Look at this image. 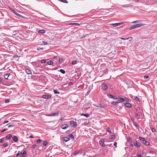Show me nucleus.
<instances>
[{"label": "nucleus", "mask_w": 157, "mask_h": 157, "mask_svg": "<svg viewBox=\"0 0 157 157\" xmlns=\"http://www.w3.org/2000/svg\"><path fill=\"white\" fill-rule=\"evenodd\" d=\"M115 137V136L114 135H112L111 136V138L112 139H113V138H114Z\"/></svg>", "instance_id": "nucleus-57"}, {"label": "nucleus", "mask_w": 157, "mask_h": 157, "mask_svg": "<svg viewBox=\"0 0 157 157\" xmlns=\"http://www.w3.org/2000/svg\"><path fill=\"white\" fill-rule=\"evenodd\" d=\"M47 63L48 65H52L53 63V62L51 61H49Z\"/></svg>", "instance_id": "nucleus-35"}, {"label": "nucleus", "mask_w": 157, "mask_h": 157, "mask_svg": "<svg viewBox=\"0 0 157 157\" xmlns=\"http://www.w3.org/2000/svg\"><path fill=\"white\" fill-rule=\"evenodd\" d=\"M59 71L61 73L63 74H64L65 73V71L64 70L61 69Z\"/></svg>", "instance_id": "nucleus-30"}, {"label": "nucleus", "mask_w": 157, "mask_h": 157, "mask_svg": "<svg viewBox=\"0 0 157 157\" xmlns=\"http://www.w3.org/2000/svg\"><path fill=\"white\" fill-rule=\"evenodd\" d=\"M32 63L33 64V65H35L36 64V62H33Z\"/></svg>", "instance_id": "nucleus-55"}, {"label": "nucleus", "mask_w": 157, "mask_h": 157, "mask_svg": "<svg viewBox=\"0 0 157 157\" xmlns=\"http://www.w3.org/2000/svg\"><path fill=\"white\" fill-rule=\"evenodd\" d=\"M81 115V116H84L86 117L87 118L89 117L90 116V115L88 113L85 114L83 113H82Z\"/></svg>", "instance_id": "nucleus-21"}, {"label": "nucleus", "mask_w": 157, "mask_h": 157, "mask_svg": "<svg viewBox=\"0 0 157 157\" xmlns=\"http://www.w3.org/2000/svg\"><path fill=\"white\" fill-rule=\"evenodd\" d=\"M58 58H59V57L58 56H54L53 57V59H56Z\"/></svg>", "instance_id": "nucleus-42"}, {"label": "nucleus", "mask_w": 157, "mask_h": 157, "mask_svg": "<svg viewBox=\"0 0 157 157\" xmlns=\"http://www.w3.org/2000/svg\"><path fill=\"white\" fill-rule=\"evenodd\" d=\"M12 12L14 13V14H15L16 15L18 16L19 17H23V16H21V15H20V14H18V13H17V12H15V11L13 10H12Z\"/></svg>", "instance_id": "nucleus-16"}, {"label": "nucleus", "mask_w": 157, "mask_h": 157, "mask_svg": "<svg viewBox=\"0 0 157 157\" xmlns=\"http://www.w3.org/2000/svg\"><path fill=\"white\" fill-rule=\"evenodd\" d=\"M48 142L46 141H44L43 142V144L44 146H46Z\"/></svg>", "instance_id": "nucleus-37"}, {"label": "nucleus", "mask_w": 157, "mask_h": 157, "mask_svg": "<svg viewBox=\"0 0 157 157\" xmlns=\"http://www.w3.org/2000/svg\"><path fill=\"white\" fill-rule=\"evenodd\" d=\"M133 143H134V146H135L137 148H138L140 147V144L137 141L134 142Z\"/></svg>", "instance_id": "nucleus-7"}, {"label": "nucleus", "mask_w": 157, "mask_h": 157, "mask_svg": "<svg viewBox=\"0 0 157 157\" xmlns=\"http://www.w3.org/2000/svg\"><path fill=\"white\" fill-rule=\"evenodd\" d=\"M59 112H57V113H53L52 114L48 115L47 116H57L59 114Z\"/></svg>", "instance_id": "nucleus-5"}, {"label": "nucleus", "mask_w": 157, "mask_h": 157, "mask_svg": "<svg viewBox=\"0 0 157 157\" xmlns=\"http://www.w3.org/2000/svg\"><path fill=\"white\" fill-rule=\"evenodd\" d=\"M4 140V139L3 138H2V139H0V143H2Z\"/></svg>", "instance_id": "nucleus-48"}, {"label": "nucleus", "mask_w": 157, "mask_h": 157, "mask_svg": "<svg viewBox=\"0 0 157 157\" xmlns=\"http://www.w3.org/2000/svg\"><path fill=\"white\" fill-rule=\"evenodd\" d=\"M42 43H43V44L44 45H47L48 44V43L47 42H45V41H43L42 42Z\"/></svg>", "instance_id": "nucleus-43"}, {"label": "nucleus", "mask_w": 157, "mask_h": 157, "mask_svg": "<svg viewBox=\"0 0 157 157\" xmlns=\"http://www.w3.org/2000/svg\"><path fill=\"white\" fill-rule=\"evenodd\" d=\"M54 93L55 94H59V91H58L57 90H54Z\"/></svg>", "instance_id": "nucleus-28"}, {"label": "nucleus", "mask_w": 157, "mask_h": 157, "mask_svg": "<svg viewBox=\"0 0 157 157\" xmlns=\"http://www.w3.org/2000/svg\"><path fill=\"white\" fill-rule=\"evenodd\" d=\"M13 140L15 142H17L18 141V138L16 136H14L13 137Z\"/></svg>", "instance_id": "nucleus-14"}, {"label": "nucleus", "mask_w": 157, "mask_h": 157, "mask_svg": "<svg viewBox=\"0 0 157 157\" xmlns=\"http://www.w3.org/2000/svg\"><path fill=\"white\" fill-rule=\"evenodd\" d=\"M61 1L62 2H64L65 3H68L67 1L66 0H61Z\"/></svg>", "instance_id": "nucleus-41"}, {"label": "nucleus", "mask_w": 157, "mask_h": 157, "mask_svg": "<svg viewBox=\"0 0 157 157\" xmlns=\"http://www.w3.org/2000/svg\"><path fill=\"white\" fill-rule=\"evenodd\" d=\"M119 98L120 99H119V101H120L124 102L125 101L124 99L122 98L119 97Z\"/></svg>", "instance_id": "nucleus-24"}, {"label": "nucleus", "mask_w": 157, "mask_h": 157, "mask_svg": "<svg viewBox=\"0 0 157 157\" xmlns=\"http://www.w3.org/2000/svg\"><path fill=\"white\" fill-rule=\"evenodd\" d=\"M7 129H4L3 130H2V132H4L6 130H7Z\"/></svg>", "instance_id": "nucleus-61"}, {"label": "nucleus", "mask_w": 157, "mask_h": 157, "mask_svg": "<svg viewBox=\"0 0 157 157\" xmlns=\"http://www.w3.org/2000/svg\"><path fill=\"white\" fill-rule=\"evenodd\" d=\"M26 72L28 74H32V72L29 69H26Z\"/></svg>", "instance_id": "nucleus-22"}, {"label": "nucleus", "mask_w": 157, "mask_h": 157, "mask_svg": "<svg viewBox=\"0 0 157 157\" xmlns=\"http://www.w3.org/2000/svg\"><path fill=\"white\" fill-rule=\"evenodd\" d=\"M132 38V37H128V38H125V39L122 37V38H121V39H122V40H125L128 39H129V38Z\"/></svg>", "instance_id": "nucleus-39"}, {"label": "nucleus", "mask_w": 157, "mask_h": 157, "mask_svg": "<svg viewBox=\"0 0 157 157\" xmlns=\"http://www.w3.org/2000/svg\"><path fill=\"white\" fill-rule=\"evenodd\" d=\"M21 154V153H17L16 154V157H17L19 155Z\"/></svg>", "instance_id": "nucleus-53"}, {"label": "nucleus", "mask_w": 157, "mask_h": 157, "mask_svg": "<svg viewBox=\"0 0 157 157\" xmlns=\"http://www.w3.org/2000/svg\"><path fill=\"white\" fill-rule=\"evenodd\" d=\"M80 152V150L78 151H76L75 152V153L74 154V155H76L78 153H79Z\"/></svg>", "instance_id": "nucleus-26"}, {"label": "nucleus", "mask_w": 157, "mask_h": 157, "mask_svg": "<svg viewBox=\"0 0 157 157\" xmlns=\"http://www.w3.org/2000/svg\"><path fill=\"white\" fill-rule=\"evenodd\" d=\"M59 62L61 63H62L63 62V59H59Z\"/></svg>", "instance_id": "nucleus-46"}, {"label": "nucleus", "mask_w": 157, "mask_h": 157, "mask_svg": "<svg viewBox=\"0 0 157 157\" xmlns=\"http://www.w3.org/2000/svg\"><path fill=\"white\" fill-rule=\"evenodd\" d=\"M51 96L50 95H43L42 96V97L44 99H48L50 98Z\"/></svg>", "instance_id": "nucleus-10"}, {"label": "nucleus", "mask_w": 157, "mask_h": 157, "mask_svg": "<svg viewBox=\"0 0 157 157\" xmlns=\"http://www.w3.org/2000/svg\"><path fill=\"white\" fill-rule=\"evenodd\" d=\"M119 103H120L119 102H115L113 101L112 102V104L114 105H117V104Z\"/></svg>", "instance_id": "nucleus-27"}, {"label": "nucleus", "mask_w": 157, "mask_h": 157, "mask_svg": "<svg viewBox=\"0 0 157 157\" xmlns=\"http://www.w3.org/2000/svg\"><path fill=\"white\" fill-rule=\"evenodd\" d=\"M143 25H144V24L142 23H140L132 25L130 27L129 29L130 30H131L137 27H141L143 26Z\"/></svg>", "instance_id": "nucleus-1"}, {"label": "nucleus", "mask_w": 157, "mask_h": 157, "mask_svg": "<svg viewBox=\"0 0 157 157\" xmlns=\"http://www.w3.org/2000/svg\"><path fill=\"white\" fill-rule=\"evenodd\" d=\"M95 106L98 107H100L103 108H104L106 107V105H102L100 104H98L96 105H95Z\"/></svg>", "instance_id": "nucleus-8"}, {"label": "nucleus", "mask_w": 157, "mask_h": 157, "mask_svg": "<svg viewBox=\"0 0 157 157\" xmlns=\"http://www.w3.org/2000/svg\"><path fill=\"white\" fill-rule=\"evenodd\" d=\"M46 62L45 59H43L41 60V63H44Z\"/></svg>", "instance_id": "nucleus-34"}, {"label": "nucleus", "mask_w": 157, "mask_h": 157, "mask_svg": "<svg viewBox=\"0 0 157 157\" xmlns=\"http://www.w3.org/2000/svg\"><path fill=\"white\" fill-rule=\"evenodd\" d=\"M124 105L128 108H130L132 106V104L130 103H125L124 104Z\"/></svg>", "instance_id": "nucleus-13"}, {"label": "nucleus", "mask_w": 157, "mask_h": 157, "mask_svg": "<svg viewBox=\"0 0 157 157\" xmlns=\"http://www.w3.org/2000/svg\"><path fill=\"white\" fill-rule=\"evenodd\" d=\"M64 120V117H62L61 119H60V121H63Z\"/></svg>", "instance_id": "nucleus-58"}, {"label": "nucleus", "mask_w": 157, "mask_h": 157, "mask_svg": "<svg viewBox=\"0 0 157 157\" xmlns=\"http://www.w3.org/2000/svg\"><path fill=\"white\" fill-rule=\"evenodd\" d=\"M12 137V135L11 134H8L6 137V140L9 139L10 138H11Z\"/></svg>", "instance_id": "nucleus-19"}, {"label": "nucleus", "mask_w": 157, "mask_h": 157, "mask_svg": "<svg viewBox=\"0 0 157 157\" xmlns=\"http://www.w3.org/2000/svg\"><path fill=\"white\" fill-rule=\"evenodd\" d=\"M140 114H138V113H136L135 114V116L136 117H138V116H140Z\"/></svg>", "instance_id": "nucleus-49"}, {"label": "nucleus", "mask_w": 157, "mask_h": 157, "mask_svg": "<svg viewBox=\"0 0 157 157\" xmlns=\"http://www.w3.org/2000/svg\"><path fill=\"white\" fill-rule=\"evenodd\" d=\"M137 157H142V156L141 155H138Z\"/></svg>", "instance_id": "nucleus-62"}, {"label": "nucleus", "mask_w": 157, "mask_h": 157, "mask_svg": "<svg viewBox=\"0 0 157 157\" xmlns=\"http://www.w3.org/2000/svg\"><path fill=\"white\" fill-rule=\"evenodd\" d=\"M138 21H133V23H136L137 22H138Z\"/></svg>", "instance_id": "nucleus-63"}, {"label": "nucleus", "mask_w": 157, "mask_h": 157, "mask_svg": "<svg viewBox=\"0 0 157 157\" xmlns=\"http://www.w3.org/2000/svg\"><path fill=\"white\" fill-rule=\"evenodd\" d=\"M8 146V144L7 143H5L3 145V146L4 147H6Z\"/></svg>", "instance_id": "nucleus-36"}, {"label": "nucleus", "mask_w": 157, "mask_h": 157, "mask_svg": "<svg viewBox=\"0 0 157 157\" xmlns=\"http://www.w3.org/2000/svg\"><path fill=\"white\" fill-rule=\"evenodd\" d=\"M68 127V125L67 124H64L61 125V128L63 129H65Z\"/></svg>", "instance_id": "nucleus-11"}, {"label": "nucleus", "mask_w": 157, "mask_h": 157, "mask_svg": "<svg viewBox=\"0 0 157 157\" xmlns=\"http://www.w3.org/2000/svg\"><path fill=\"white\" fill-rule=\"evenodd\" d=\"M37 145L36 144H34L32 145V148L33 150H34L36 147Z\"/></svg>", "instance_id": "nucleus-31"}, {"label": "nucleus", "mask_w": 157, "mask_h": 157, "mask_svg": "<svg viewBox=\"0 0 157 157\" xmlns=\"http://www.w3.org/2000/svg\"><path fill=\"white\" fill-rule=\"evenodd\" d=\"M70 132V131L69 130H68L66 132V133L67 134H68Z\"/></svg>", "instance_id": "nucleus-54"}, {"label": "nucleus", "mask_w": 157, "mask_h": 157, "mask_svg": "<svg viewBox=\"0 0 157 157\" xmlns=\"http://www.w3.org/2000/svg\"><path fill=\"white\" fill-rule=\"evenodd\" d=\"M9 101H10V100H9V99H6L5 100V102L6 103H8V102H9Z\"/></svg>", "instance_id": "nucleus-47"}, {"label": "nucleus", "mask_w": 157, "mask_h": 157, "mask_svg": "<svg viewBox=\"0 0 157 157\" xmlns=\"http://www.w3.org/2000/svg\"><path fill=\"white\" fill-rule=\"evenodd\" d=\"M26 155V151H24L22 154L21 155V157H25Z\"/></svg>", "instance_id": "nucleus-17"}, {"label": "nucleus", "mask_w": 157, "mask_h": 157, "mask_svg": "<svg viewBox=\"0 0 157 157\" xmlns=\"http://www.w3.org/2000/svg\"><path fill=\"white\" fill-rule=\"evenodd\" d=\"M134 125L136 126H137V127H138V124H137L136 123V122H135V124H134Z\"/></svg>", "instance_id": "nucleus-50"}, {"label": "nucleus", "mask_w": 157, "mask_h": 157, "mask_svg": "<svg viewBox=\"0 0 157 157\" xmlns=\"http://www.w3.org/2000/svg\"><path fill=\"white\" fill-rule=\"evenodd\" d=\"M70 124L71 126L74 127H75L77 125V123L72 121H71L70 122Z\"/></svg>", "instance_id": "nucleus-2"}, {"label": "nucleus", "mask_w": 157, "mask_h": 157, "mask_svg": "<svg viewBox=\"0 0 157 157\" xmlns=\"http://www.w3.org/2000/svg\"><path fill=\"white\" fill-rule=\"evenodd\" d=\"M151 131L152 132H155V129L154 128H151Z\"/></svg>", "instance_id": "nucleus-52"}, {"label": "nucleus", "mask_w": 157, "mask_h": 157, "mask_svg": "<svg viewBox=\"0 0 157 157\" xmlns=\"http://www.w3.org/2000/svg\"><path fill=\"white\" fill-rule=\"evenodd\" d=\"M41 142V140H40V139H38L36 141V142L37 143V144H39Z\"/></svg>", "instance_id": "nucleus-38"}, {"label": "nucleus", "mask_w": 157, "mask_h": 157, "mask_svg": "<svg viewBox=\"0 0 157 157\" xmlns=\"http://www.w3.org/2000/svg\"><path fill=\"white\" fill-rule=\"evenodd\" d=\"M104 140L103 139H101L99 141V143L101 146L103 147H104L105 146V144H104Z\"/></svg>", "instance_id": "nucleus-6"}, {"label": "nucleus", "mask_w": 157, "mask_h": 157, "mask_svg": "<svg viewBox=\"0 0 157 157\" xmlns=\"http://www.w3.org/2000/svg\"><path fill=\"white\" fill-rule=\"evenodd\" d=\"M108 96L110 98H112L113 99H117V97L116 96H113L111 94H108Z\"/></svg>", "instance_id": "nucleus-15"}, {"label": "nucleus", "mask_w": 157, "mask_h": 157, "mask_svg": "<svg viewBox=\"0 0 157 157\" xmlns=\"http://www.w3.org/2000/svg\"><path fill=\"white\" fill-rule=\"evenodd\" d=\"M10 73H6L5 75H4V78L6 79H8V77H9V76L10 75Z\"/></svg>", "instance_id": "nucleus-12"}, {"label": "nucleus", "mask_w": 157, "mask_h": 157, "mask_svg": "<svg viewBox=\"0 0 157 157\" xmlns=\"http://www.w3.org/2000/svg\"><path fill=\"white\" fill-rule=\"evenodd\" d=\"M130 146L131 147H134V144H130Z\"/></svg>", "instance_id": "nucleus-56"}, {"label": "nucleus", "mask_w": 157, "mask_h": 157, "mask_svg": "<svg viewBox=\"0 0 157 157\" xmlns=\"http://www.w3.org/2000/svg\"><path fill=\"white\" fill-rule=\"evenodd\" d=\"M70 25H79L80 24L78 23H71L70 24Z\"/></svg>", "instance_id": "nucleus-33"}, {"label": "nucleus", "mask_w": 157, "mask_h": 157, "mask_svg": "<svg viewBox=\"0 0 157 157\" xmlns=\"http://www.w3.org/2000/svg\"><path fill=\"white\" fill-rule=\"evenodd\" d=\"M69 136L70 138L71 139H74V136L71 134H69Z\"/></svg>", "instance_id": "nucleus-29"}, {"label": "nucleus", "mask_w": 157, "mask_h": 157, "mask_svg": "<svg viewBox=\"0 0 157 157\" xmlns=\"http://www.w3.org/2000/svg\"><path fill=\"white\" fill-rule=\"evenodd\" d=\"M139 139L140 140H142V141H143H143L145 140V138H144V137H139Z\"/></svg>", "instance_id": "nucleus-32"}, {"label": "nucleus", "mask_w": 157, "mask_h": 157, "mask_svg": "<svg viewBox=\"0 0 157 157\" xmlns=\"http://www.w3.org/2000/svg\"><path fill=\"white\" fill-rule=\"evenodd\" d=\"M63 140L65 142H67L70 140V138L67 137H64L63 138Z\"/></svg>", "instance_id": "nucleus-20"}, {"label": "nucleus", "mask_w": 157, "mask_h": 157, "mask_svg": "<svg viewBox=\"0 0 157 157\" xmlns=\"http://www.w3.org/2000/svg\"><path fill=\"white\" fill-rule=\"evenodd\" d=\"M39 33H44L45 32V31L44 29H41L38 31Z\"/></svg>", "instance_id": "nucleus-23"}, {"label": "nucleus", "mask_w": 157, "mask_h": 157, "mask_svg": "<svg viewBox=\"0 0 157 157\" xmlns=\"http://www.w3.org/2000/svg\"><path fill=\"white\" fill-rule=\"evenodd\" d=\"M126 84L128 86V88H131L133 86V83L132 82H127L126 83Z\"/></svg>", "instance_id": "nucleus-3"}, {"label": "nucleus", "mask_w": 157, "mask_h": 157, "mask_svg": "<svg viewBox=\"0 0 157 157\" xmlns=\"http://www.w3.org/2000/svg\"><path fill=\"white\" fill-rule=\"evenodd\" d=\"M29 138H33V136H30Z\"/></svg>", "instance_id": "nucleus-64"}, {"label": "nucleus", "mask_w": 157, "mask_h": 157, "mask_svg": "<svg viewBox=\"0 0 157 157\" xmlns=\"http://www.w3.org/2000/svg\"><path fill=\"white\" fill-rule=\"evenodd\" d=\"M107 131L108 132H109V133H111V131L110 130V128H108L107 129Z\"/></svg>", "instance_id": "nucleus-44"}, {"label": "nucleus", "mask_w": 157, "mask_h": 157, "mask_svg": "<svg viewBox=\"0 0 157 157\" xmlns=\"http://www.w3.org/2000/svg\"><path fill=\"white\" fill-rule=\"evenodd\" d=\"M102 88L103 90H106L108 89V86L105 83H103L101 85Z\"/></svg>", "instance_id": "nucleus-4"}, {"label": "nucleus", "mask_w": 157, "mask_h": 157, "mask_svg": "<svg viewBox=\"0 0 157 157\" xmlns=\"http://www.w3.org/2000/svg\"><path fill=\"white\" fill-rule=\"evenodd\" d=\"M143 143L144 144L147 146L148 145L150 144L149 142L146 141L145 140L143 141Z\"/></svg>", "instance_id": "nucleus-18"}, {"label": "nucleus", "mask_w": 157, "mask_h": 157, "mask_svg": "<svg viewBox=\"0 0 157 157\" xmlns=\"http://www.w3.org/2000/svg\"><path fill=\"white\" fill-rule=\"evenodd\" d=\"M127 141L129 142H132V139L130 137H128L127 138Z\"/></svg>", "instance_id": "nucleus-25"}, {"label": "nucleus", "mask_w": 157, "mask_h": 157, "mask_svg": "<svg viewBox=\"0 0 157 157\" xmlns=\"http://www.w3.org/2000/svg\"><path fill=\"white\" fill-rule=\"evenodd\" d=\"M117 142H115L114 143V145L116 147H117Z\"/></svg>", "instance_id": "nucleus-51"}, {"label": "nucleus", "mask_w": 157, "mask_h": 157, "mask_svg": "<svg viewBox=\"0 0 157 157\" xmlns=\"http://www.w3.org/2000/svg\"><path fill=\"white\" fill-rule=\"evenodd\" d=\"M149 76L148 75H145L144 76V78L145 79L147 78H149Z\"/></svg>", "instance_id": "nucleus-45"}, {"label": "nucleus", "mask_w": 157, "mask_h": 157, "mask_svg": "<svg viewBox=\"0 0 157 157\" xmlns=\"http://www.w3.org/2000/svg\"><path fill=\"white\" fill-rule=\"evenodd\" d=\"M77 63V62L76 60H74L72 62V64L73 65H75Z\"/></svg>", "instance_id": "nucleus-40"}, {"label": "nucleus", "mask_w": 157, "mask_h": 157, "mask_svg": "<svg viewBox=\"0 0 157 157\" xmlns=\"http://www.w3.org/2000/svg\"><path fill=\"white\" fill-rule=\"evenodd\" d=\"M123 23L122 22H120V23H114V24H110V25L112 26H113L114 27H116L118 26L119 25H121Z\"/></svg>", "instance_id": "nucleus-9"}, {"label": "nucleus", "mask_w": 157, "mask_h": 157, "mask_svg": "<svg viewBox=\"0 0 157 157\" xmlns=\"http://www.w3.org/2000/svg\"><path fill=\"white\" fill-rule=\"evenodd\" d=\"M8 122H9V121H5L4 122V124H6V123H8Z\"/></svg>", "instance_id": "nucleus-60"}, {"label": "nucleus", "mask_w": 157, "mask_h": 157, "mask_svg": "<svg viewBox=\"0 0 157 157\" xmlns=\"http://www.w3.org/2000/svg\"><path fill=\"white\" fill-rule=\"evenodd\" d=\"M13 126H14V125H10L8 126V127L9 128L10 127H12Z\"/></svg>", "instance_id": "nucleus-59"}]
</instances>
